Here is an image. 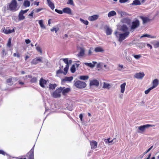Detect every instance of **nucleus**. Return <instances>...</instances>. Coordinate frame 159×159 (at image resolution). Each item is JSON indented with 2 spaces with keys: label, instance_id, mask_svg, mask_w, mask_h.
Instances as JSON below:
<instances>
[{
  "label": "nucleus",
  "instance_id": "1",
  "mask_svg": "<svg viewBox=\"0 0 159 159\" xmlns=\"http://www.w3.org/2000/svg\"><path fill=\"white\" fill-rule=\"evenodd\" d=\"M115 34L116 37H118V41L121 42L129 36V32H127L124 33L120 34L118 32L116 31Z\"/></svg>",
  "mask_w": 159,
  "mask_h": 159
},
{
  "label": "nucleus",
  "instance_id": "2",
  "mask_svg": "<svg viewBox=\"0 0 159 159\" xmlns=\"http://www.w3.org/2000/svg\"><path fill=\"white\" fill-rule=\"evenodd\" d=\"M17 3L16 0H12L10 3L8 9L10 11H15L18 10Z\"/></svg>",
  "mask_w": 159,
  "mask_h": 159
},
{
  "label": "nucleus",
  "instance_id": "3",
  "mask_svg": "<svg viewBox=\"0 0 159 159\" xmlns=\"http://www.w3.org/2000/svg\"><path fill=\"white\" fill-rule=\"evenodd\" d=\"M74 85L77 88L80 89L85 88L86 86L85 82L80 80L75 81Z\"/></svg>",
  "mask_w": 159,
  "mask_h": 159
},
{
  "label": "nucleus",
  "instance_id": "4",
  "mask_svg": "<svg viewBox=\"0 0 159 159\" xmlns=\"http://www.w3.org/2000/svg\"><path fill=\"white\" fill-rule=\"evenodd\" d=\"M61 87L57 89L52 94V96L54 98H60L61 96Z\"/></svg>",
  "mask_w": 159,
  "mask_h": 159
},
{
  "label": "nucleus",
  "instance_id": "5",
  "mask_svg": "<svg viewBox=\"0 0 159 159\" xmlns=\"http://www.w3.org/2000/svg\"><path fill=\"white\" fill-rule=\"evenodd\" d=\"M34 147L30 150L28 152L26 156L27 157V159H34Z\"/></svg>",
  "mask_w": 159,
  "mask_h": 159
},
{
  "label": "nucleus",
  "instance_id": "6",
  "mask_svg": "<svg viewBox=\"0 0 159 159\" xmlns=\"http://www.w3.org/2000/svg\"><path fill=\"white\" fill-rule=\"evenodd\" d=\"M140 23L139 20H136L132 22L130 29L131 30H134L137 28L139 25Z\"/></svg>",
  "mask_w": 159,
  "mask_h": 159
},
{
  "label": "nucleus",
  "instance_id": "7",
  "mask_svg": "<svg viewBox=\"0 0 159 159\" xmlns=\"http://www.w3.org/2000/svg\"><path fill=\"white\" fill-rule=\"evenodd\" d=\"M63 60L64 62L66 64V66L64 69V73L65 74V75L67 73L69 69V62L68 59L67 58H64L63 59Z\"/></svg>",
  "mask_w": 159,
  "mask_h": 159
},
{
  "label": "nucleus",
  "instance_id": "8",
  "mask_svg": "<svg viewBox=\"0 0 159 159\" xmlns=\"http://www.w3.org/2000/svg\"><path fill=\"white\" fill-rule=\"evenodd\" d=\"M43 57H37L34 59L32 61L31 63L32 64H36L39 62H42Z\"/></svg>",
  "mask_w": 159,
  "mask_h": 159
},
{
  "label": "nucleus",
  "instance_id": "9",
  "mask_svg": "<svg viewBox=\"0 0 159 159\" xmlns=\"http://www.w3.org/2000/svg\"><path fill=\"white\" fill-rule=\"evenodd\" d=\"M89 85L90 87L94 86L98 87L99 85V82L97 80H90Z\"/></svg>",
  "mask_w": 159,
  "mask_h": 159
},
{
  "label": "nucleus",
  "instance_id": "10",
  "mask_svg": "<svg viewBox=\"0 0 159 159\" xmlns=\"http://www.w3.org/2000/svg\"><path fill=\"white\" fill-rule=\"evenodd\" d=\"M152 125L147 124L139 126L138 129L141 132H143L146 129L150 127H152Z\"/></svg>",
  "mask_w": 159,
  "mask_h": 159
},
{
  "label": "nucleus",
  "instance_id": "11",
  "mask_svg": "<svg viewBox=\"0 0 159 159\" xmlns=\"http://www.w3.org/2000/svg\"><path fill=\"white\" fill-rule=\"evenodd\" d=\"M73 79L72 76L70 77H65L64 79H61V83H65L66 81L71 82Z\"/></svg>",
  "mask_w": 159,
  "mask_h": 159
},
{
  "label": "nucleus",
  "instance_id": "12",
  "mask_svg": "<svg viewBox=\"0 0 159 159\" xmlns=\"http://www.w3.org/2000/svg\"><path fill=\"white\" fill-rule=\"evenodd\" d=\"M90 145L92 149H94L97 148L98 143L97 142L93 140L90 141Z\"/></svg>",
  "mask_w": 159,
  "mask_h": 159
},
{
  "label": "nucleus",
  "instance_id": "13",
  "mask_svg": "<svg viewBox=\"0 0 159 159\" xmlns=\"http://www.w3.org/2000/svg\"><path fill=\"white\" fill-rule=\"evenodd\" d=\"M63 11L65 13L69 15H72V11L70 8L69 7H65L63 9Z\"/></svg>",
  "mask_w": 159,
  "mask_h": 159
},
{
  "label": "nucleus",
  "instance_id": "14",
  "mask_svg": "<svg viewBox=\"0 0 159 159\" xmlns=\"http://www.w3.org/2000/svg\"><path fill=\"white\" fill-rule=\"evenodd\" d=\"M3 31L5 34H8L11 33L13 32H14L15 29H13L11 30L9 29V27H7L5 29H4Z\"/></svg>",
  "mask_w": 159,
  "mask_h": 159
},
{
  "label": "nucleus",
  "instance_id": "15",
  "mask_svg": "<svg viewBox=\"0 0 159 159\" xmlns=\"http://www.w3.org/2000/svg\"><path fill=\"white\" fill-rule=\"evenodd\" d=\"M144 76V74L143 72L137 73L134 75L135 78L137 79H142Z\"/></svg>",
  "mask_w": 159,
  "mask_h": 159
},
{
  "label": "nucleus",
  "instance_id": "16",
  "mask_svg": "<svg viewBox=\"0 0 159 159\" xmlns=\"http://www.w3.org/2000/svg\"><path fill=\"white\" fill-rule=\"evenodd\" d=\"M47 83V81L46 80L44 79L43 78H41L39 80V84L40 86L43 87L44 88V85L46 84Z\"/></svg>",
  "mask_w": 159,
  "mask_h": 159
},
{
  "label": "nucleus",
  "instance_id": "17",
  "mask_svg": "<svg viewBox=\"0 0 159 159\" xmlns=\"http://www.w3.org/2000/svg\"><path fill=\"white\" fill-rule=\"evenodd\" d=\"M62 94L64 95H65L66 93H69L70 91V88H66V89H65L64 87L62 88Z\"/></svg>",
  "mask_w": 159,
  "mask_h": 159
},
{
  "label": "nucleus",
  "instance_id": "18",
  "mask_svg": "<svg viewBox=\"0 0 159 159\" xmlns=\"http://www.w3.org/2000/svg\"><path fill=\"white\" fill-rule=\"evenodd\" d=\"M98 18V15H94L92 16H89L88 18V20L90 21H92L97 20Z\"/></svg>",
  "mask_w": 159,
  "mask_h": 159
},
{
  "label": "nucleus",
  "instance_id": "19",
  "mask_svg": "<svg viewBox=\"0 0 159 159\" xmlns=\"http://www.w3.org/2000/svg\"><path fill=\"white\" fill-rule=\"evenodd\" d=\"M48 6L52 10H53L55 7L54 3L52 2L50 0H47Z\"/></svg>",
  "mask_w": 159,
  "mask_h": 159
},
{
  "label": "nucleus",
  "instance_id": "20",
  "mask_svg": "<svg viewBox=\"0 0 159 159\" xmlns=\"http://www.w3.org/2000/svg\"><path fill=\"white\" fill-rule=\"evenodd\" d=\"M153 86L152 87L153 89L156 87L159 84L158 80L157 79L154 80L152 82Z\"/></svg>",
  "mask_w": 159,
  "mask_h": 159
},
{
  "label": "nucleus",
  "instance_id": "21",
  "mask_svg": "<svg viewBox=\"0 0 159 159\" xmlns=\"http://www.w3.org/2000/svg\"><path fill=\"white\" fill-rule=\"evenodd\" d=\"M126 84L125 83H124L120 85L121 90L120 92L122 93H123L124 92L125 90V86H126Z\"/></svg>",
  "mask_w": 159,
  "mask_h": 159
},
{
  "label": "nucleus",
  "instance_id": "22",
  "mask_svg": "<svg viewBox=\"0 0 159 159\" xmlns=\"http://www.w3.org/2000/svg\"><path fill=\"white\" fill-rule=\"evenodd\" d=\"M121 30L123 32H129L128 31V28L125 25H123L121 27Z\"/></svg>",
  "mask_w": 159,
  "mask_h": 159
},
{
  "label": "nucleus",
  "instance_id": "23",
  "mask_svg": "<svg viewBox=\"0 0 159 159\" xmlns=\"http://www.w3.org/2000/svg\"><path fill=\"white\" fill-rule=\"evenodd\" d=\"M63 66H62L61 68L60 67V69L59 70H58L57 71L56 75V76H58L59 75V74H62V73H63L64 74V75H65V74L64 73V72H63L62 70L61 69L63 68Z\"/></svg>",
  "mask_w": 159,
  "mask_h": 159
},
{
  "label": "nucleus",
  "instance_id": "24",
  "mask_svg": "<svg viewBox=\"0 0 159 159\" xmlns=\"http://www.w3.org/2000/svg\"><path fill=\"white\" fill-rule=\"evenodd\" d=\"M57 85L56 84H49V89L50 90H53L55 89Z\"/></svg>",
  "mask_w": 159,
  "mask_h": 159
},
{
  "label": "nucleus",
  "instance_id": "25",
  "mask_svg": "<svg viewBox=\"0 0 159 159\" xmlns=\"http://www.w3.org/2000/svg\"><path fill=\"white\" fill-rule=\"evenodd\" d=\"M116 15V12L114 11H112L109 12L108 14V16L109 17L115 16Z\"/></svg>",
  "mask_w": 159,
  "mask_h": 159
},
{
  "label": "nucleus",
  "instance_id": "26",
  "mask_svg": "<svg viewBox=\"0 0 159 159\" xmlns=\"http://www.w3.org/2000/svg\"><path fill=\"white\" fill-rule=\"evenodd\" d=\"M94 51L96 52H103L104 50L101 47H98L95 48Z\"/></svg>",
  "mask_w": 159,
  "mask_h": 159
},
{
  "label": "nucleus",
  "instance_id": "27",
  "mask_svg": "<svg viewBox=\"0 0 159 159\" xmlns=\"http://www.w3.org/2000/svg\"><path fill=\"white\" fill-rule=\"evenodd\" d=\"M89 76L88 75H81L79 77V79L82 80H86L88 79Z\"/></svg>",
  "mask_w": 159,
  "mask_h": 159
},
{
  "label": "nucleus",
  "instance_id": "28",
  "mask_svg": "<svg viewBox=\"0 0 159 159\" xmlns=\"http://www.w3.org/2000/svg\"><path fill=\"white\" fill-rule=\"evenodd\" d=\"M132 5H140L141 4V2L139 0H135L133 1V2L131 4Z\"/></svg>",
  "mask_w": 159,
  "mask_h": 159
},
{
  "label": "nucleus",
  "instance_id": "29",
  "mask_svg": "<svg viewBox=\"0 0 159 159\" xmlns=\"http://www.w3.org/2000/svg\"><path fill=\"white\" fill-rule=\"evenodd\" d=\"M19 20H23L25 19V16H23V14L21 13L20 12L18 15Z\"/></svg>",
  "mask_w": 159,
  "mask_h": 159
},
{
  "label": "nucleus",
  "instance_id": "30",
  "mask_svg": "<svg viewBox=\"0 0 159 159\" xmlns=\"http://www.w3.org/2000/svg\"><path fill=\"white\" fill-rule=\"evenodd\" d=\"M29 77L30 78H31L30 80V82L31 83H35L37 82V79L36 77H34L32 78L31 76H29Z\"/></svg>",
  "mask_w": 159,
  "mask_h": 159
},
{
  "label": "nucleus",
  "instance_id": "31",
  "mask_svg": "<svg viewBox=\"0 0 159 159\" xmlns=\"http://www.w3.org/2000/svg\"><path fill=\"white\" fill-rule=\"evenodd\" d=\"M112 33V30L109 27L107 28L106 30V33L107 35H110Z\"/></svg>",
  "mask_w": 159,
  "mask_h": 159
},
{
  "label": "nucleus",
  "instance_id": "32",
  "mask_svg": "<svg viewBox=\"0 0 159 159\" xmlns=\"http://www.w3.org/2000/svg\"><path fill=\"white\" fill-rule=\"evenodd\" d=\"M23 4L25 7H29L30 6V3L28 0H25L24 1Z\"/></svg>",
  "mask_w": 159,
  "mask_h": 159
},
{
  "label": "nucleus",
  "instance_id": "33",
  "mask_svg": "<svg viewBox=\"0 0 159 159\" xmlns=\"http://www.w3.org/2000/svg\"><path fill=\"white\" fill-rule=\"evenodd\" d=\"M110 84L106 83L105 82H104L103 88L105 89H109L110 88Z\"/></svg>",
  "mask_w": 159,
  "mask_h": 159
},
{
  "label": "nucleus",
  "instance_id": "34",
  "mask_svg": "<svg viewBox=\"0 0 159 159\" xmlns=\"http://www.w3.org/2000/svg\"><path fill=\"white\" fill-rule=\"evenodd\" d=\"M39 24L42 28L45 29V27L43 24V21L42 20H39Z\"/></svg>",
  "mask_w": 159,
  "mask_h": 159
},
{
  "label": "nucleus",
  "instance_id": "35",
  "mask_svg": "<svg viewBox=\"0 0 159 159\" xmlns=\"http://www.w3.org/2000/svg\"><path fill=\"white\" fill-rule=\"evenodd\" d=\"M110 138H109L108 139H105V142L106 143H111L113 142V140L114 139H116L115 138V139H113L112 140H111L110 141Z\"/></svg>",
  "mask_w": 159,
  "mask_h": 159
},
{
  "label": "nucleus",
  "instance_id": "36",
  "mask_svg": "<svg viewBox=\"0 0 159 159\" xmlns=\"http://www.w3.org/2000/svg\"><path fill=\"white\" fill-rule=\"evenodd\" d=\"M85 64L86 66L91 68L95 66L94 64H92L91 63H85Z\"/></svg>",
  "mask_w": 159,
  "mask_h": 159
},
{
  "label": "nucleus",
  "instance_id": "37",
  "mask_svg": "<svg viewBox=\"0 0 159 159\" xmlns=\"http://www.w3.org/2000/svg\"><path fill=\"white\" fill-rule=\"evenodd\" d=\"M80 20L86 25H87L89 24L88 21L87 20H85L81 18H80Z\"/></svg>",
  "mask_w": 159,
  "mask_h": 159
},
{
  "label": "nucleus",
  "instance_id": "38",
  "mask_svg": "<svg viewBox=\"0 0 159 159\" xmlns=\"http://www.w3.org/2000/svg\"><path fill=\"white\" fill-rule=\"evenodd\" d=\"M84 50L83 48H81L79 55L80 56H83L84 55Z\"/></svg>",
  "mask_w": 159,
  "mask_h": 159
},
{
  "label": "nucleus",
  "instance_id": "39",
  "mask_svg": "<svg viewBox=\"0 0 159 159\" xmlns=\"http://www.w3.org/2000/svg\"><path fill=\"white\" fill-rule=\"evenodd\" d=\"M143 37H147L148 38H153L155 37L154 36H151L150 35L148 34H144L143 35L141 36V38Z\"/></svg>",
  "mask_w": 159,
  "mask_h": 159
},
{
  "label": "nucleus",
  "instance_id": "40",
  "mask_svg": "<svg viewBox=\"0 0 159 159\" xmlns=\"http://www.w3.org/2000/svg\"><path fill=\"white\" fill-rule=\"evenodd\" d=\"M70 71L72 73H74L75 71V66L74 65H73L71 68H70Z\"/></svg>",
  "mask_w": 159,
  "mask_h": 159
},
{
  "label": "nucleus",
  "instance_id": "41",
  "mask_svg": "<svg viewBox=\"0 0 159 159\" xmlns=\"http://www.w3.org/2000/svg\"><path fill=\"white\" fill-rule=\"evenodd\" d=\"M132 56L135 58L137 59H138L139 58H140L141 56L140 54L137 55H135L134 54L132 55Z\"/></svg>",
  "mask_w": 159,
  "mask_h": 159
},
{
  "label": "nucleus",
  "instance_id": "42",
  "mask_svg": "<svg viewBox=\"0 0 159 159\" xmlns=\"http://www.w3.org/2000/svg\"><path fill=\"white\" fill-rule=\"evenodd\" d=\"M142 19L144 23H145L149 21V19L147 17H142Z\"/></svg>",
  "mask_w": 159,
  "mask_h": 159
},
{
  "label": "nucleus",
  "instance_id": "43",
  "mask_svg": "<svg viewBox=\"0 0 159 159\" xmlns=\"http://www.w3.org/2000/svg\"><path fill=\"white\" fill-rule=\"evenodd\" d=\"M11 46V39L9 38L7 44V46L9 47H10Z\"/></svg>",
  "mask_w": 159,
  "mask_h": 159
},
{
  "label": "nucleus",
  "instance_id": "44",
  "mask_svg": "<svg viewBox=\"0 0 159 159\" xmlns=\"http://www.w3.org/2000/svg\"><path fill=\"white\" fill-rule=\"evenodd\" d=\"M7 83H11L12 82V78L11 77L7 79L6 80Z\"/></svg>",
  "mask_w": 159,
  "mask_h": 159
},
{
  "label": "nucleus",
  "instance_id": "45",
  "mask_svg": "<svg viewBox=\"0 0 159 159\" xmlns=\"http://www.w3.org/2000/svg\"><path fill=\"white\" fill-rule=\"evenodd\" d=\"M36 49L38 52H39L40 53H42V49L39 46H38L37 47H36Z\"/></svg>",
  "mask_w": 159,
  "mask_h": 159
},
{
  "label": "nucleus",
  "instance_id": "46",
  "mask_svg": "<svg viewBox=\"0 0 159 159\" xmlns=\"http://www.w3.org/2000/svg\"><path fill=\"white\" fill-rule=\"evenodd\" d=\"M153 89V88L152 87H151L149 88L148 89L145 91V94H148L150 92V91Z\"/></svg>",
  "mask_w": 159,
  "mask_h": 159
},
{
  "label": "nucleus",
  "instance_id": "47",
  "mask_svg": "<svg viewBox=\"0 0 159 159\" xmlns=\"http://www.w3.org/2000/svg\"><path fill=\"white\" fill-rule=\"evenodd\" d=\"M55 11L57 12V13L59 14H61L63 13V11H62L61 10H58L57 9H55Z\"/></svg>",
  "mask_w": 159,
  "mask_h": 159
},
{
  "label": "nucleus",
  "instance_id": "48",
  "mask_svg": "<svg viewBox=\"0 0 159 159\" xmlns=\"http://www.w3.org/2000/svg\"><path fill=\"white\" fill-rule=\"evenodd\" d=\"M67 4H70V5H73L74 4V2L73 0H68V1L67 2Z\"/></svg>",
  "mask_w": 159,
  "mask_h": 159
},
{
  "label": "nucleus",
  "instance_id": "49",
  "mask_svg": "<svg viewBox=\"0 0 159 159\" xmlns=\"http://www.w3.org/2000/svg\"><path fill=\"white\" fill-rule=\"evenodd\" d=\"M123 20L124 22L128 23L130 22V20L128 18H125L123 19Z\"/></svg>",
  "mask_w": 159,
  "mask_h": 159
},
{
  "label": "nucleus",
  "instance_id": "50",
  "mask_svg": "<svg viewBox=\"0 0 159 159\" xmlns=\"http://www.w3.org/2000/svg\"><path fill=\"white\" fill-rule=\"evenodd\" d=\"M13 55L14 57H20V55L18 52L17 53H14Z\"/></svg>",
  "mask_w": 159,
  "mask_h": 159
},
{
  "label": "nucleus",
  "instance_id": "51",
  "mask_svg": "<svg viewBox=\"0 0 159 159\" xmlns=\"http://www.w3.org/2000/svg\"><path fill=\"white\" fill-rule=\"evenodd\" d=\"M154 46L155 48H157L159 47V42H157L154 45Z\"/></svg>",
  "mask_w": 159,
  "mask_h": 159
},
{
  "label": "nucleus",
  "instance_id": "52",
  "mask_svg": "<svg viewBox=\"0 0 159 159\" xmlns=\"http://www.w3.org/2000/svg\"><path fill=\"white\" fill-rule=\"evenodd\" d=\"M118 68V70H121L123 68V66L122 65L119 64Z\"/></svg>",
  "mask_w": 159,
  "mask_h": 159
},
{
  "label": "nucleus",
  "instance_id": "53",
  "mask_svg": "<svg viewBox=\"0 0 159 159\" xmlns=\"http://www.w3.org/2000/svg\"><path fill=\"white\" fill-rule=\"evenodd\" d=\"M5 50L3 49L2 50V55L3 56H4L6 55V53L5 52Z\"/></svg>",
  "mask_w": 159,
  "mask_h": 159
},
{
  "label": "nucleus",
  "instance_id": "54",
  "mask_svg": "<svg viewBox=\"0 0 159 159\" xmlns=\"http://www.w3.org/2000/svg\"><path fill=\"white\" fill-rule=\"evenodd\" d=\"M58 30V29L56 28H53L51 29V31H55L56 33H57Z\"/></svg>",
  "mask_w": 159,
  "mask_h": 159
},
{
  "label": "nucleus",
  "instance_id": "55",
  "mask_svg": "<svg viewBox=\"0 0 159 159\" xmlns=\"http://www.w3.org/2000/svg\"><path fill=\"white\" fill-rule=\"evenodd\" d=\"M28 10H21L20 12L21 13H22V14H23L25 13H26L27 12V11H28Z\"/></svg>",
  "mask_w": 159,
  "mask_h": 159
},
{
  "label": "nucleus",
  "instance_id": "56",
  "mask_svg": "<svg viewBox=\"0 0 159 159\" xmlns=\"http://www.w3.org/2000/svg\"><path fill=\"white\" fill-rule=\"evenodd\" d=\"M152 147L153 146H152L151 147H150L148 150H147L144 153V154L148 152L151 150V149L152 148Z\"/></svg>",
  "mask_w": 159,
  "mask_h": 159
},
{
  "label": "nucleus",
  "instance_id": "57",
  "mask_svg": "<svg viewBox=\"0 0 159 159\" xmlns=\"http://www.w3.org/2000/svg\"><path fill=\"white\" fill-rule=\"evenodd\" d=\"M43 8H38L37 9L35 10V12L36 13H38L40 11H41L42 10H43Z\"/></svg>",
  "mask_w": 159,
  "mask_h": 159
},
{
  "label": "nucleus",
  "instance_id": "58",
  "mask_svg": "<svg viewBox=\"0 0 159 159\" xmlns=\"http://www.w3.org/2000/svg\"><path fill=\"white\" fill-rule=\"evenodd\" d=\"M128 0H119L120 3H123L127 2Z\"/></svg>",
  "mask_w": 159,
  "mask_h": 159
},
{
  "label": "nucleus",
  "instance_id": "59",
  "mask_svg": "<svg viewBox=\"0 0 159 159\" xmlns=\"http://www.w3.org/2000/svg\"><path fill=\"white\" fill-rule=\"evenodd\" d=\"M83 116L82 114H80L79 115V117L80 119V120L82 121L83 120Z\"/></svg>",
  "mask_w": 159,
  "mask_h": 159
},
{
  "label": "nucleus",
  "instance_id": "60",
  "mask_svg": "<svg viewBox=\"0 0 159 159\" xmlns=\"http://www.w3.org/2000/svg\"><path fill=\"white\" fill-rule=\"evenodd\" d=\"M30 40L29 39H26L25 40V42L27 44H29L30 43Z\"/></svg>",
  "mask_w": 159,
  "mask_h": 159
},
{
  "label": "nucleus",
  "instance_id": "61",
  "mask_svg": "<svg viewBox=\"0 0 159 159\" xmlns=\"http://www.w3.org/2000/svg\"><path fill=\"white\" fill-rule=\"evenodd\" d=\"M0 154H2L3 155H5V152H4L2 150H0Z\"/></svg>",
  "mask_w": 159,
  "mask_h": 159
},
{
  "label": "nucleus",
  "instance_id": "62",
  "mask_svg": "<svg viewBox=\"0 0 159 159\" xmlns=\"http://www.w3.org/2000/svg\"><path fill=\"white\" fill-rule=\"evenodd\" d=\"M39 2H34V5H36L37 6H38L39 5Z\"/></svg>",
  "mask_w": 159,
  "mask_h": 159
},
{
  "label": "nucleus",
  "instance_id": "63",
  "mask_svg": "<svg viewBox=\"0 0 159 159\" xmlns=\"http://www.w3.org/2000/svg\"><path fill=\"white\" fill-rule=\"evenodd\" d=\"M33 13H34V12L33 11H32L30 14L29 15V16H31L32 17H33Z\"/></svg>",
  "mask_w": 159,
  "mask_h": 159
},
{
  "label": "nucleus",
  "instance_id": "64",
  "mask_svg": "<svg viewBox=\"0 0 159 159\" xmlns=\"http://www.w3.org/2000/svg\"><path fill=\"white\" fill-rule=\"evenodd\" d=\"M92 52L90 50H89L88 52V55H90L92 54Z\"/></svg>",
  "mask_w": 159,
  "mask_h": 159
}]
</instances>
